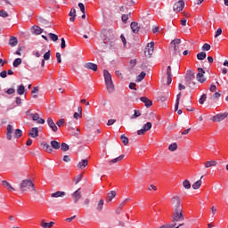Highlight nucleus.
Returning <instances> with one entry per match:
<instances>
[{
	"instance_id": "obj_1",
	"label": "nucleus",
	"mask_w": 228,
	"mask_h": 228,
	"mask_svg": "<svg viewBox=\"0 0 228 228\" xmlns=\"http://www.w3.org/2000/svg\"><path fill=\"white\" fill-rule=\"evenodd\" d=\"M171 204L174 209L171 216L172 222L177 225V222H184V214L183 212V206L181 205V198L179 196H174L171 199Z\"/></svg>"
},
{
	"instance_id": "obj_2",
	"label": "nucleus",
	"mask_w": 228,
	"mask_h": 228,
	"mask_svg": "<svg viewBox=\"0 0 228 228\" xmlns=\"http://www.w3.org/2000/svg\"><path fill=\"white\" fill-rule=\"evenodd\" d=\"M103 77L106 85V88L109 94H113L115 92V85H113V79L111 78V74L108 69L103 70Z\"/></svg>"
},
{
	"instance_id": "obj_3",
	"label": "nucleus",
	"mask_w": 228,
	"mask_h": 228,
	"mask_svg": "<svg viewBox=\"0 0 228 228\" xmlns=\"http://www.w3.org/2000/svg\"><path fill=\"white\" fill-rule=\"evenodd\" d=\"M21 191H35V184L31 180H23L20 185Z\"/></svg>"
},
{
	"instance_id": "obj_4",
	"label": "nucleus",
	"mask_w": 228,
	"mask_h": 228,
	"mask_svg": "<svg viewBox=\"0 0 228 228\" xmlns=\"http://www.w3.org/2000/svg\"><path fill=\"white\" fill-rule=\"evenodd\" d=\"M170 45L175 54H179L183 51V45H181V39L179 38L174 39Z\"/></svg>"
},
{
	"instance_id": "obj_5",
	"label": "nucleus",
	"mask_w": 228,
	"mask_h": 228,
	"mask_svg": "<svg viewBox=\"0 0 228 228\" xmlns=\"http://www.w3.org/2000/svg\"><path fill=\"white\" fill-rule=\"evenodd\" d=\"M154 53V42L148 43L146 49L144 51V54L146 58H151Z\"/></svg>"
},
{
	"instance_id": "obj_6",
	"label": "nucleus",
	"mask_w": 228,
	"mask_h": 228,
	"mask_svg": "<svg viewBox=\"0 0 228 228\" xmlns=\"http://www.w3.org/2000/svg\"><path fill=\"white\" fill-rule=\"evenodd\" d=\"M151 129H152V123L147 122L146 124H144L142 126V129L137 131V134L142 136V135L145 134V133H147V131H151Z\"/></svg>"
},
{
	"instance_id": "obj_7",
	"label": "nucleus",
	"mask_w": 228,
	"mask_h": 228,
	"mask_svg": "<svg viewBox=\"0 0 228 228\" xmlns=\"http://www.w3.org/2000/svg\"><path fill=\"white\" fill-rule=\"evenodd\" d=\"M173 10L174 12H183V10H184V0H180L175 3L173 6Z\"/></svg>"
},
{
	"instance_id": "obj_8",
	"label": "nucleus",
	"mask_w": 228,
	"mask_h": 228,
	"mask_svg": "<svg viewBox=\"0 0 228 228\" xmlns=\"http://www.w3.org/2000/svg\"><path fill=\"white\" fill-rule=\"evenodd\" d=\"M227 117H228L227 112L219 113V114H216V116H213L212 120L213 122H222V120H225Z\"/></svg>"
},
{
	"instance_id": "obj_9",
	"label": "nucleus",
	"mask_w": 228,
	"mask_h": 228,
	"mask_svg": "<svg viewBox=\"0 0 228 228\" xmlns=\"http://www.w3.org/2000/svg\"><path fill=\"white\" fill-rule=\"evenodd\" d=\"M198 74L196 75V79L199 81V83H204L206 81V78H204V74H206V71H204V69L198 68Z\"/></svg>"
},
{
	"instance_id": "obj_10",
	"label": "nucleus",
	"mask_w": 228,
	"mask_h": 228,
	"mask_svg": "<svg viewBox=\"0 0 228 228\" xmlns=\"http://www.w3.org/2000/svg\"><path fill=\"white\" fill-rule=\"evenodd\" d=\"M30 117L32 120L37 124H45V119L40 118V115L38 113H31Z\"/></svg>"
},
{
	"instance_id": "obj_11",
	"label": "nucleus",
	"mask_w": 228,
	"mask_h": 228,
	"mask_svg": "<svg viewBox=\"0 0 228 228\" xmlns=\"http://www.w3.org/2000/svg\"><path fill=\"white\" fill-rule=\"evenodd\" d=\"M81 197H82L81 189H77L72 193V199L75 204H77V202H79V200L81 199Z\"/></svg>"
},
{
	"instance_id": "obj_12",
	"label": "nucleus",
	"mask_w": 228,
	"mask_h": 228,
	"mask_svg": "<svg viewBox=\"0 0 228 228\" xmlns=\"http://www.w3.org/2000/svg\"><path fill=\"white\" fill-rule=\"evenodd\" d=\"M46 122L52 131H53V133H56L58 131V126H56V123H54L52 118H48Z\"/></svg>"
},
{
	"instance_id": "obj_13",
	"label": "nucleus",
	"mask_w": 228,
	"mask_h": 228,
	"mask_svg": "<svg viewBox=\"0 0 228 228\" xmlns=\"http://www.w3.org/2000/svg\"><path fill=\"white\" fill-rule=\"evenodd\" d=\"M181 102V93L176 95L175 111H177L178 115H183V110H179V102Z\"/></svg>"
},
{
	"instance_id": "obj_14",
	"label": "nucleus",
	"mask_w": 228,
	"mask_h": 228,
	"mask_svg": "<svg viewBox=\"0 0 228 228\" xmlns=\"http://www.w3.org/2000/svg\"><path fill=\"white\" fill-rule=\"evenodd\" d=\"M85 69H88V70H93V72H97V64L94 62H86L84 64Z\"/></svg>"
},
{
	"instance_id": "obj_15",
	"label": "nucleus",
	"mask_w": 228,
	"mask_h": 228,
	"mask_svg": "<svg viewBox=\"0 0 228 228\" xmlns=\"http://www.w3.org/2000/svg\"><path fill=\"white\" fill-rule=\"evenodd\" d=\"M130 28L133 31V33H140V26L138 25V22H134L133 21L131 24H130Z\"/></svg>"
},
{
	"instance_id": "obj_16",
	"label": "nucleus",
	"mask_w": 228,
	"mask_h": 228,
	"mask_svg": "<svg viewBox=\"0 0 228 228\" xmlns=\"http://www.w3.org/2000/svg\"><path fill=\"white\" fill-rule=\"evenodd\" d=\"M86 167H88V159H82L77 165V167L79 168L80 170H83V168H86Z\"/></svg>"
},
{
	"instance_id": "obj_17",
	"label": "nucleus",
	"mask_w": 228,
	"mask_h": 228,
	"mask_svg": "<svg viewBox=\"0 0 228 228\" xmlns=\"http://www.w3.org/2000/svg\"><path fill=\"white\" fill-rule=\"evenodd\" d=\"M28 136H30V138H37V136H38V127H32L30 129V132L28 133Z\"/></svg>"
},
{
	"instance_id": "obj_18",
	"label": "nucleus",
	"mask_w": 228,
	"mask_h": 228,
	"mask_svg": "<svg viewBox=\"0 0 228 228\" xmlns=\"http://www.w3.org/2000/svg\"><path fill=\"white\" fill-rule=\"evenodd\" d=\"M50 58H51V50H49L44 54V59L41 61V67H45V61L50 60Z\"/></svg>"
},
{
	"instance_id": "obj_19",
	"label": "nucleus",
	"mask_w": 228,
	"mask_h": 228,
	"mask_svg": "<svg viewBox=\"0 0 228 228\" xmlns=\"http://www.w3.org/2000/svg\"><path fill=\"white\" fill-rule=\"evenodd\" d=\"M140 101L145 104L146 108H151V106L152 105V101H151L147 97H141Z\"/></svg>"
},
{
	"instance_id": "obj_20",
	"label": "nucleus",
	"mask_w": 228,
	"mask_h": 228,
	"mask_svg": "<svg viewBox=\"0 0 228 228\" xmlns=\"http://www.w3.org/2000/svg\"><path fill=\"white\" fill-rule=\"evenodd\" d=\"M41 147H43L44 151H45L46 152H49V154L53 152V148H51V145H49V143L45 142H41Z\"/></svg>"
},
{
	"instance_id": "obj_21",
	"label": "nucleus",
	"mask_w": 228,
	"mask_h": 228,
	"mask_svg": "<svg viewBox=\"0 0 228 228\" xmlns=\"http://www.w3.org/2000/svg\"><path fill=\"white\" fill-rule=\"evenodd\" d=\"M65 195H67L65 191H58L56 192L52 193L51 197H53V199H58L59 197H65Z\"/></svg>"
},
{
	"instance_id": "obj_22",
	"label": "nucleus",
	"mask_w": 228,
	"mask_h": 228,
	"mask_svg": "<svg viewBox=\"0 0 228 228\" xmlns=\"http://www.w3.org/2000/svg\"><path fill=\"white\" fill-rule=\"evenodd\" d=\"M203 178H204V175H202L199 181L195 182L192 184V189L193 190H199V188H200V186H202V179Z\"/></svg>"
},
{
	"instance_id": "obj_23",
	"label": "nucleus",
	"mask_w": 228,
	"mask_h": 228,
	"mask_svg": "<svg viewBox=\"0 0 228 228\" xmlns=\"http://www.w3.org/2000/svg\"><path fill=\"white\" fill-rule=\"evenodd\" d=\"M32 29L34 30L35 35H42V33H44V28L37 25H34Z\"/></svg>"
},
{
	"instance_id": "obj_24",
	"label": "nucleus",
	"mask_w": 228,
	"mask_h": 228,
	"mask_svg": "<svg viewBox=\"0 0 228 228\" xmlns=\"http://www.w3.org/2000/svg\"><path fill=\"white\" fill-rule=\"evenodd\" d=\"M103 208H104V200H100L96 206V211H98V213H101Z\"/></svg>"
},
{
	"instance_id": "obj_25",
	"label": "nucleus",
	"mask_w": 228,
	"mask_h": 228,
	"mask_svg": "<svg viewBox=\"0 0 228 228\" xmlns=\"http://www.w3.org/2000/svg\"><path fill=\"white\" fill-rule=\"evenodd\" d=\"M115 197H117V191H110L107 196L108 202H111V200H113V199H115Z\"/></svg>"
},
{
	"instance_id": "obj_26",
	"label": "nucleus",
	"mask_w": 228,
	"mask_h": 228,
	"mask_svg": "<svg viewBox=\"0 0 228 228\" xmlns=\"http://www.w3.org/2000/svg\"><path fill=\"white\" fill-rule=\"evenodd\" d=\"M17 44H19V40H17V37H11L9 39V45H11L12 47H15Z\"/></svg>"
},
{
	"instance_id": "obj_27",
	"label": "nucleus",
	"mask_w": 228,
	"mask_h": 228,
	"mask_svg": "<svg viewBox=\"0 0 228 228\" xmlns=\"http://www.w3.org/2000/svg\"><path fill=\"white\" fill-rule=\"evenodd\" d=\"M69 15L70 17L69 18L70 22H74V20H76V16H77L76 9L75 8L71 9Z\"/></svg>"
},
{
	"instance_id": "obj_28",
	"label": "nucleus",
	"mask_w": 228,
	"mask_h": 228,
	"mask_svg": "<svg viewBox=\"0 0 228 228\" xmlns=\"http://www.w3.org/2000/svg\"><path fill=\"white\" fill-rule=\"evenodd\" d=\"M2 184L4 186V188H7V190H12V191H15V188H13V186H12V184L8 183V181H2Z\"/></svg>"
},
{
	"instance_id": "obj_29",
	"label": "nucleus",
	"mask_w": 228,
	"mask_h": 228,
	"mask_svg": "<svg viewBox=\"0 0 228 228\" xmlns=\"http://www.w3.org/2000/svg\"><path fill=\"white\" fill-rule=\"evenodd\" d=\"M205 168H211V167H216V160H210L205 162Z\"/></svg>"
},
{
	"instance_id": "obj_30",
	"label": "nucleus",
	"mask_w": 228,
	"mask_h": 228,
	"mask_svg": "<svg viewBox=\"0 0 228 228\" xmlns=\"http://www.w3.org/2000/svg\"><path fill=\"white\" fill-rule=\"evenodd\" d=\"M122 159H124V155H120L119 157L110 160L109 164L111 165V164H115V163H118V161H122Z\"/></svg>"
},
{
	"instance_id": "obj_31",
	"label": "nucleus",
	"mask_w": 228,
	"mask_h": 228,
	"mask_svg": "<svg viewBox=\"0 0 228 228\" xmlns=\"http://www.w3.org/2000/svg\"><path fill=\"white\" fill-rule=\"evenodd\" d=\"M24 92H26V87H24L23 85L19 86L18 88H17L18 95H24Z\"/></svg>"
},
{
	"instance_id": "obj_32",
	"label": "nucleus",
	"mask_w": 228,
	"mask_h": 228,
	"mask_svg": "<svg viewBox=\"0 0 228 228\" xmlns=\"http://www.w3.org/2000/svg\"><path fill=\"white\" fill-rule=\"evenodd\" d=\"M145 76H147V74L142 71L136 78V83H141V81H143V79H145Z\"/></svg>"
},
{
	"instance_id": "obj_33",
	"label": "nucleus",
	"mask_w": 228,
	"mask_h": 228,
	"mask_svg": "<svg viewBox=\"0 0 228 228\" xmlns=\"http://www.w3.org/2000/svg\"><path fill=\"white\" fill-rule=\"evenodd\" d=\"M51 147L55 149V151H58V149H60L61 145H60V142L58 141H52L51 142Z\"/></svg>"
},
{
	"instance_id": "obj_34",
	"label": "nucleus",
	"mask_w": 228,
	"mask_h": 228,
	"mask_svg": "<svg viewBox=\"0 0 228 228\" xmlns=\"http://www.w3.org/2000/svg\"><path fill=\"white\" fill-rule=\"evenodd\" d=\"M48 37L52 42H58V35H56L54 33H49Z\"/></svg>"
},
{
	"instance_id": "obj_35",
	"label": "nucleus",
	"mask_w": 228,
	"mask_h": 228,
	"mask_svg": "<svg viewBox=\"0 0 228 228\" xmlns=\"http://www.w3.org/2000/svg\"><path fill=\"white\" fill-rule=\"evenodd\" d=\"M183 186L185 190H190V188H191V183H190L189 180H184L183 182Z\"/></svg>"
},
{
	"instance_id": "obj_36",
	"label": "nucleus",
	"mask_w": 228,
	"mask_h": 228,
	"mask_svg": "<svg viewBox=\"0 0 228 228\" xmlns=\"http://www.w3.org/2000/svg\"><path fill=\"white\" fill-rule=\"evenodd\" d=\"M129 17H131V12H129L128 14H123L121 16L122 22H124V24H126L127 22V20H129Z\"/></svg>"
},
{
	"instance_id": "obj_37",
	"label": "nucleus",
	"mask_w": 228,
	"mask_h": 228,
	"mask_svg": "<svg viewBox=\"0 0 228 228\" xmlns=\"http://www.w3.org/2000/svg\"><path fill=\"white\" fill-rule=\"evenodd\" d=\"M54 225V222L50 223H41V227L43 228H51Z\"/></svg>"
},
{
	"instance_id": "obj_38",
	"label": "nucleus",
	"mask_w": 228,
	"mask_h": 228,
	"mask_svg": "<svg viewBox=\"0 0 228 228\" xmlns=\"http://www.w3.org/2000/svg\"><path fill=\"white\" fill-rule=\"evenodd\" d=\"M168 151L171 152H175V151H177V143L173 142L168 146Z\"/></svg>"
},
{
	"instance_id": "obj_39",
	"label": "nucleus",
	"mask_w": 228,
	"mask_h": 228,
	"mask_svg": "<svg viewBox=\"0 0 228 228\" xmlns=\"http://www.w3.org/2000/svg\"><path fill=\"white\" fill-rule=\"evenodd\" d=\"M120 138L124 145H127V143H129V138H127L125 134H121Z\"/></svg>"
},
{
	"instance_id": "obj_40",
	"label": "nucleus",
	"mask_w": 228,
	"mask_h": 228,
	"mask_svg": "<svg viewBox=\"0 0 228 228\" xmlns=\"http://www.w3.org/2000/svg\"><path fill=\"white\" fill-rule=\"evenodd\" d=\"M197 59L198 60H206V52H200L197 54Z\"/></svg>"
},
{
	"instance_id": "obj_41",
	"label": "nucleus",
	"mask_w": 228,
	"mask_h": 228,
	"mask_svg": "<svg viewBox=\"0 0 228 228\" xmlns=\"http://www.w3.org/2000/svg\"><path fill=\"white\" fill-rule=\"evenodd\" d=\"M21 63H22V59L17 58V59L14 60L12 65H13V67L17 68V67H19V65H20Z\"/></svg>"
},
{
	"instance_id": "obj_42",
	"label": "nucleus",
	"mask_w": 228,
	"mask_h": 228,
	"mask_svg": "<svg viewBox=\"0 0 228 228\" xmlns=\"http://www.w3.org/2000/svg\"><path fill=\"white\" fill-rule=\"evenodd\" d=\"M61 151H63V152H67V151H69V144H67L66 142H62L61 144Z\"/></svg>"
},
{
	"instance_id": "obj_43",
	"label": "nucleus",
	"mask_w": 228,
	"mask_h": 228,
	"mask_svg": "<svg viewBox=\"0 0 228 228\" xmlns=\"http://www.w3.org/2000/svg\"><path fill=\"white\" fill-rule=\"evenodd\" d=\"M14 136L15 138H20V136H22V130L20 129H16L14 132Z\"/></svg>"
},
{
	"instance_id": "obj_44",
	"label": "nucleus",
	"mask_w": 228,
	"mask_h": 228,
	"mask_svg": "<svg viewBox=\"0 0 228 228\" xmlns=\"http://www.w3.org/2000/svg\"><path fill=\"white\" fill-rule=\"evenodd\" d=\"M208 99L207 94H202L201 97L199 100L200 104H204L206 102V100Z\"/></svg>"
},
{
	"instance_id": "obj_45",
	"label": "nucleus",
	"mask_w": 228,
	"mask_h": 228,
	"mask_svg": "<svg viewBox=\"0 0 228 228\" xmlns=\"http://www.w3.org/2000/svg\"><path fill=\"white\" fill-rule=\"evenodd\" d=\"M65 124V119L61 118V119H59L57 122H56V126H58V127H61L62 126H64Z\"/></svg>"
},
{
	"instance_id": "obj_46",
	"label": "nucleus",
	"mask_w": 228,
	"mask_h": 228,
	"mask_svg": "<svg viewBox=\"0 0 228 228\" xmlns=\"http://www.w3.org/2000/svg\"><path fill=\"white\" fill-rule=\"evenodd\" d=\"M211 49V45L208 43L204 44L202 46V51H209Z\"/></svg>"
},
{
	"instance_id": "obj_47",
	"label": "nucleus",
	"mask_w": 228,
	"mask_h": 228,
	"mask_svg": "<svg viewBox=\"0 0 228 228\" xmlns=\"http://www.w3.org/2000/svg\"><path fill=\"white\" fill-rule=\"evenodd\" d=\"M140 115H142V114L140 113V110H134V113L133 116H131V118H132V119H133V118H138V117H140Z\"/></svg>"
},
{
	"instance_id": "obj_48",
	"label": "nucleus",
	"mask_w": 228,
	"mask_h": 228,
	"mask_svg": "<svg viewBox=\"0 0 228 228\" xmlns=\"http://www.w3.org/2000/svg\"><path fill=\"white\" fill-rule=\"evenodd\" d=\"M130 67L131 69H134V67H136V59L130 60Z\"/></svg>"
},
{
	"instance_id": "obj_49",
	"label": "nucleus",
	"mask_w": 228,
	"mask_h": 228,
	"mask_svg": "<svg viewBox=\"0 0 228 228\" xmlns=\"http://www.w3.org/2000/svg\"><path fill=\"white\" fill-rule=\"evenodd\" d=\"M0 17H4V18L8 17V12L4 10H1L0 11Z\"/></svg>"
},
{
	"instance_id": "obj_50",
	"label": "nucleus",
	"mask_w": 228,
	"mask_h": 228,
	"mask_svg": "<svg viewBox=\"0 0 228 228\" xmlns=\"http://www.w3.org/2000/svg\"><path fill=\"white\" fill-rule=\"evenodd\" d=\"M167 99H168V96H165V95L159 96V101H160V102H165Z\"/></svg>"
},
{
	"instance_id": "obj_51",
	"label": "nucleus",
	"mask_w": 228,
	"mask_h": 228,
	"mask_svg": "<svg viewBox=\"0 0 228 228\" xmlns=\"http://www.w3.org/2000/svg\"><path fill=\"white\" fill-rule=\"evenodd\" d=\"M81 117H83V114H81L79 112H75L73 114V118H76V120H77V118H81Z\"/></svg>"
},
{
	"instance_id": "obj_52",
	"label": "nucleus",
	"mask_w": 228,
	"mask_h": 228,
	"mask_svg": "<svg viewBox=\"0 0 228 228\" xmlns=\"http://www.w3.org/2000/svg\"><path fill=\"white\" fill-rule=\"evenodd\" d=\"M67 47V45L65 44V38L61 39V49H65Z\"/></svg>"
},
{
	"instance_id": "obj_53",
	"label": "nucleus",
	"mask_w": 228,
	"mask_h": 228,
	"mask_svg": "<svg viewBox=\"0 0 228 228\" xmlns=\"http://www.w3.org/2000/svg\"><path fill=\"white\" fill-rule=\"evenodd\" d=\"M172 227H175V224H164L159 228H172Z\"/></svg>"
},
{
	"instance_id": "obj_54",
	"label": "nucleus",
	"mask_w": 228,
	"mask_h": 228,
	"mask_svg": "<svg viewBox=\"0 0 228 228\" xmlns=\"http://www.w3.org/2000/svg\"><path fill=\"white\" fill-rule=\"evenodd\" d=\"M57 63H61V53H56Z\"/></svg>"
},
{
	"instance_id": "obj_55",
	"label": "nucleus",
	"mask_w": 228,
	"mask_h": 228,
	"mask_svg": "<svg viewBox=\"0 0 228 228\" xmlns=\"http://www.w3.org/2000/svg\"><path fill=\"white\" fill-rule=\"evenodd\" d=\"M211 214L213 215V216H215V215H216V207L212 206L210 208Z\"/></svg>"
},
{
	"instance_id": "obj_56",
	"label": "nucleus",
	"mask_w": 228,
	"mask_h": 228,
	"mask_svg": "<svg viewBox=\"0 0 228 228\" xmlns=\"http://www.w3.org/2000/svg\"><path fill=\"white\" fill-rule=\"evenodd\" d=\"M117 122V119H109L107 126H113Z\"/></svg>"
},
{
	"instance_id": "obj_57",
	"label": "nucleus",
	"mask_w": 228,
	"mask_h": 228,
	"mask_svg": "<svg viewBox=\"0 0 228 228\" xmlns=\"http://www.w3.org/2000/svg\"><path fill=\"white\" fill-rule=\"evenodd\" d=\"M15 102L17 106H20V104H22V99H20V97H16Z\"/></svg>"
},
{
	"instance_id": "obj_58",
	"label": "nucleus",
	"mask_w": 228,
	"mask_h": 228,
	"mask_svg": "<svg viewBox=\"0 0 228 228\" xmlns=\"http://www.w3.org/2000/svg\"><path fill=\"white\" fill-rule=\"evenodd\" d=\"M78 8L83 13H85V4H83V3L78 4Z\"/></svg>"
},
{
	"instance_id": "obj_59",
	"label": "nucleus",
	"mask_w": 228,
	"mask_h": 228,
	"mask_svg": "<svg viewBox=\"0 0 228 228\" xmlns=\"http://www.w3.org/2000/svg\"><path fill=\"white\" fill-rule=\"evenodd\" d=\"M220 35H222V28H217L216 35H215V38H217V37H220Z\"/></svg>"
},
{
	"instance_id": "obj_60",
	"label": "nucleus",
	"mask_w": 228,
	"mask_h": 228,
	"mask_svg": "<svg viewBox=\"0 0 228 228\" xmlns=\"http://www.w3.org/2000/svg\"><path fill=\"white\" fill-rule=\"evenodd\" d=\"M63 161H65V163H69V161H70V156L65 155L63 157Z\"/></svg>"
},
{
	"instance_id": "obj_61",
	"label": "nucleus",
	"mask_w": 228,
	"mask_h": 228,
	"mask_svg": "<svg viewBox=\"0 0 228 228\" xmlns=\"http://www.w3.org/2000/svg\"><path fill=\"white\" fill-rule=\"evenodd\" d=\"M129 88H130V90H136V84L135 83H130Z\"/></svg>"
},
{
	"instance_id": "obj_62",
	"label": "nucleus",
	"mask_w": 228,
	"mask_h": 228,
	"mask_svg": "<svg viewBox=\"0 0 228 228\" xmlns=\"http://www.w3.org/2000/svg\"><path fill=\"white\" fill-rule=\"evenodd\" d=\"M6 94H8L9 95H12V94H15V89H13V88H9V89L6 91Z\"/></svg>"
},
{
	"instance_id": "obj_63",
	"label": "nucleus",
	"mask_w": 228,
	"mask_h": 228,
	"mask_svg": "<svg viewBox=\"0 0 228 228\" xmlns=\"http://www.w3.org/2000/svg\"><path fill=\"white\" fill-rule=\"evenodd\" d=\"M209 91L210 92H216V86L211 85L210 87H209Z\"/></svg>"
},
{
	"instance_id": "obj_64",
	"label": "nucleus",
	"mask_w": 228,
	"mask_h": 228,
	"mask_svg": "<svg viewBox=\"0 0 228 228\" xmlns=\"http://www.w3.org/2000/svg\"><path fill=\"white\" fill-rule=\"evenodd\" d=\"M7 76H8V75H7L6 70H4V71H2V72L0 73V77H3V78L6 77Z\"/></svg>"
}]
</instances>
